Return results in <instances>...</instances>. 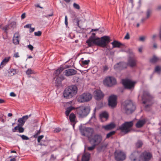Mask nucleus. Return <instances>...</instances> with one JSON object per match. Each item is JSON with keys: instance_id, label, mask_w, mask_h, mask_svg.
I'll return each mask as SVG.
<instances>
[{"instance_id": "obj_1", "label": "nucleus", "mask_w": 161, "mask_h": 161, "mask_svg": "<svg viewBox=\"0 0 161 161\" xmlns=\"http://www.w3.org/2000/svg\"><path fill=\"white\" fill-rule=\"evenodd\" d=\"M77 92V88L76 86L72 85L69 86L64 91V97L66 99L71 98L76 94Z\"/></svg>"}, {"instance_id": "obj_2", "label": "nucleus", "mask_w": 161, "mask_h": 161, "mask_svg": "<svg viewBox=\"0 0 161 161\" xmlns=\"http://www.w3.org/2000/svg\"><path fill=\"white\" fill-rule=\"evenodd\" d=\"M153 97L148 92H144L142 97V103L143 104H146V103H148L145 105L144 107L146 109L150 108L154 103V102H153Z\"/></svg>"}, {"instance_id": "obj_3", "label": "nucleus", "mask_w": 161, "mask_h": 161, "mask_svg": "<svg viewBox=\"0 0 161 161\" xmlns=\"http://www.w3.org/2000/svg\"><path fill=\"white\" fill-rule=\"evenodd\" d=\"M123 105L125 113L127 115L133 113L136 109V105L131 100L125 101Z\"/></svg>"}, {"instance_id": "obj_4", "label": "nucleus", "mask_w": 161, "mask_h": 161, "mask_svg": "<svg viewBox=\"0 0 161 161\" xmlns=\"http://www.w3.org/2000/svg\"><path fill=\"white\" fill-rule=\"evenodd\" d=\"M133 125V122L132 121H126L118 127L117 130H120L121 132H124L125 134H127L130 131V128L132 127Z\"/></svg>"}, {"instance_id": "obj_5", "label": "nucleus", "mask_w": 161, "mask_h": 161, "mask_svg": "<svg viewBox=\"0 0 161 161\" xmlns=\"http://www.w3.org/2000/svg\"><path fill=\"white\" fill-rule=\"evenodd\" d=\"M90 107L88 106H80L76 110V113L79 115V117L83 118L86 117L90 113Z\"/></svg>"}, {"instance_id": "obj_6", "label": "nucleus", "mask_w": 161, "mask_h": 161, "mask_svg": "<svg viewBox=\"0 0 161 161\" xmlns=\"http://www.w3.org/2000/svg\"><path fill=\"white\" fill-rule=\"evenodd\" d=\"M111 41L109 36H104L98 38V46L102 47H106Z\"/></svg>"}, {"instance_id": "obj_7", "label": "nucleus", "mask_w": 161, "mask_h": 161, "mask_svg": "<svg viewBox=\"0 0 161 161\" xmlns=\"http://www.w3.org/2000/svg\"><path fill=\"white\" fill-rule=\"evenodd\" d=\"M117 97L116 95L112 94L110 95L108 99V105L112 108H115L117 105Z\"/></svg>"}, {"instance_id": "obj_8", "label": "nucleus", "mask_w": 161, "mask_h": 161, "mask_svg": "<svg viewBox=\"0 0 161 161\" xmlns=\"http://www.w3.org/2000/svg\"><path fill=\"white\" fill-rule=\"evenodd\" d=\"M56 73V70L54 71L53 75L55 76L53 78L54 79L56 78L55 80V85L57 87L60 86L62 85V81L65 79L64 75L63 74H57Z\"/></svg>"}, {"instance_id": "obj_9", "label": "nucleus", "mask_w": 161, "mask_h": 161, "mask_svg": "<svg viewBox=\"0 0 161 161\" xmlns=\"http://www.w3.org/2000/svg\"><path fill=\"white\" fill-rule=\"evenodd\" d=\"M136 82L128 79H123L122 84L125 89H131L134 88Z\"/></svg>"}, {"instance_id": "obj_10", "label": "nucleus", "mask_w": 161, "mask_h": 161, "mask_svg": "<svg viewBox=\"0 0 161 161\" xmlns=\"http://www.w3.org/2000/svg\"><path fill=\"white\" fill-rule=\"evenodd\" d=\"M102 136L99 134H96L91 138H89V141L91 143L98 145L101 142L102 140Z\"/></svg>"}, {"instance_id": "obj_11", "label": "nucleus", "mask_w": 161, "mask_h": 161, "mask_svg": "<svg viewBox=\"0 0 161 161\" xmlns=\"http://www.w3.org/2000/svg\"><path fill=\"white\" fill-rule=\"evenodd\" d=\"M91 93L88 92L84 93L78 98V101L80 103H84L89 101L92 98Z\"/></svg>"}, {"instance_id": "obj_12", "label": "nucleus", "mask_w": 161, "mask_h": 161, "mask_svg": "<svg viewBox=\"0 0 161 161\" xmlns=\"http://www.w3.org/2000/svg\"><path fill=\"white\" fill-rule=\"evenodd\" d=\"M16 26V22L13 21L3 27L0 25V27L7 34L9 31H12Z\"/></svg>"}, {"instance_id": "obj_13", "label": "nucleus", "mask_w": 161, "mask_h": 161, "mask_svg": "<svg viewBox=\"0 0 161 161\" xmlns=\"http://www.w3.org/2000/svg\"><path fill=\"white\" fill-rule=\"evenodd\" d=\"M141 153L137 150H135L131 153L129 156L130 161H141Z\"/></svg>"}, {"instance_id": "obj_14", "label": "nucleus", "mask_w": 161, "mask_h": 161, "mask_svg": "<svg viewBox=\"0 0 161 161\" xmlns=\"http://www.w3.org/2000/svg\"><path fill=\"white\" fill-rule=\"evenodd\" d=\"M81 131L82 135L86 136L89 140V138H91L92 136L94 131L92 128L90 127H84L81 129Z\"/></svg>"}, {"instance_id": "obj_15", "label": "nucleus", "mask_w": 161, "mask_h": 161, "mask_svg": "<svg viewBox=\"0 0 161 161\" xmlns=\"http://www.w3.org/2000/svg\"><path fill=\"white\" fill-rule=\"evenodd\" d=\"M115 159L117 161H123L126 159L125 153L121 151L116 150L114 153Z\"/></svg>"}, {"instance_id": "obj_16", "label": "nucleus", "mask_w": 161, "mask_h": 161, "mask_svg": "<svg viewBox=\"0 0 161 161\" xmlns=\"http://www.w3.org/2000/svg\"><path fill=\"white\" fill-rule=\"evenodd\" d=\"M104 85L108 86H112L115 84L116 83V80L112 76L106 77L103 81Z\"/></svg>"}, {"instance_id": "obj_17", "label": "nucleus", "mask_w": 161, "mask_h": 161, "mask_svg": "<svg viewBox=\"0 0 161 161\" xmlns=\"http://www.w3.org/2000/svg\"><path fill=\"white\" fill-rule=\"evenodd\" d=\"M141 161H149L153 158L151 153L145 151L141 154Z\"/></svg>"}, {"instance_id": "obj_18", "label": "nucleus", "mask_w": 161, "mask_h": 161, "mask_svg": "<svg viewBox=\"0 0 161 161\" xmlns=\"http://www.w3.org/2000/svg\"><path fill=\"white\" fill-rule=\"evenodd\" d=\"M95 98L97 100H100L103 99L104 94L100 90H96L94 92Z\"/></svg>"}, {"instance_id": "obj_19", "label": "nucleus", "mask_w": 161, "mask_h": 161, "mask_svg": "<svg viewBox=\"0 0 161 161\" xmlns=\"http://www.w3.org/2000/svg\"><path fill=\"white\" fill-rule=\"evenodd\" d=\"M98 39H94L92 37H89L86 41L88 47H92V46L95 45L98 46Z\"/></svg>"}, {"instance_id": "obj_20", "label": "nucleus", "mask_w": 161, "mask_h": 161, "mask_svg": "<svg viewBox=\"0 0 161 161\" xmlns=\"http://www.w3.org/2000/svg\"><path fill=\"white\" fill-rule=\"evenodd\" d=\"M63 73H64V75L69 76L76 75L77 73V71L74 69H69L65 70Z\"/></svg>"}, {"instance_id": "obj_21", "label": "nucleus", "mask_w": 161, "mask_h": 161, "mask_svg": "<svg viewBox=\"0 0 161 161\" xmlns=\"http://www.w3.org/2000/svg\"><path fill=\"white\" fill-rule=\"evenodd\" d=\"M127 65L131 68L134 67L136 65V60L133 57H130L128 58Z\"/></svg>"}, {"instance_id": "obj_22", "label": "nucleus", "mask_w": 161, "mask_h": 161, "mask_svg": "<svg viewBox=\"0 0 161 161\" xmlns=\"http://www.w3.org/2000/svg\"><path fill=\"white\" fill-rule=\"evenodd\" d=\"M70 67V65H61L56 70V73L57 74H60L64 70V69L69 68Z\"/></svg>"}, {"instance_id": "obj_23", "label": "nucleus", "mask_w": 161, "mask_h": 161, "mask_svg": "<svg viewBox=\"0 0 161 161\" xmlns=\"http://www.w3.org/2000/svg\"><path fill=\"white\" fill-rule=\"evenodd\" d=\"M147 121V119H146L139 120L136 123V126L137 128H141L146 124Z\"/></svg>"}, {"instance_id": "obj_24", "label": "nucleus", "mask_w": 161, "mask_h": 161, "mask_svg": "<svg viewBox=\"0 0 161 161\" xmlns=\"http://www.w3.org/2000/svg\"><path fill=\"white\" fill-rule=\"evenodd\" d=\"M113 48H119L121 46H124V44L121 43V42L116 40H114L111 43Z\"/></svg>"}, {"instance_id": "obj_25", "label": "nucleus", "mask_w": 161, "mask_h": 161, "mask_svg": "<svg viewBox=\"0 0 161 161\" xmlns=\"http://www.w3.org/2000/svg\"><path fill=\"white\" fill-rule=\"evenodd\" d=\"M19 32L14 34L13 38V42L15 44L17 45L19 44Z\"/></svg>"}, {"instance_id": "obj_26", "label": "nucleus", "mask_w": 161, "mask_h": 161, "mask_svg": "<svg viewBox=\"0 0 161 161\" xmlns=\"http://www.w3.org/2000/svg\"><path fill=\"white\" fill-rule=\"evenodd\" d=\"M116 125L113 122H111L109 124L103 126V127L106 130L112 129L115 127Z\"/></svg>"}, {"instance_id": "obj_27", "label": "nucleus", "mask_w": 161, "mask_h": 161, "mask_svg": "<svg viewBox=\"0 0 161 161\" xmlns=\"http://www.w3.org/2000/svg\"><path fill=\"white\" fill-rule=\"evenodd\" d=\"M76 116L73 113H71L69 115V119L71 123H74L75 124L77 122L76 121Z\"/></svg>"}, {"instance_id": "obj_28", "label": "nucleus", "mask_w": 161, "mask_h": 161, "mask_svg": "<svg viewBox=\"0 0 161 161\" xmlns=\"http://www.w3.org/2000/svg\"><path fill=\"white\" fill-rule=\"evenodd\" d=\"M90 157V154L89 153H85L82 156L81 161H89Z\"/></svg>"}, {"instance_id": "obj_29", "label": "nucleus", "mask_w": 161, "mask_h": 161, "mask_svg": "<svg viewBox=\"0 0 161 161\" xmlns=\"http://www.w3.org/2000/svg\"><path fill=\"white\" fill-rule=\"evenodd\" d=\"M10 59V57L6 58H4L2 62L1 63L0 68H2L4 65H5L9 61Z\"/></svg>"}, {"instance_id": "obj_30", "label": "nucleus", "mask_w": 161, "mask_h": 161, "mask_svg": "<svg viewBox=\"0 0 161 161\" xmlns=\"http://www.w3.org/2000/svg\"><path fill=\"white\" fill-rule=\"evenodd\" d=\"M18 122L19 123L18 124V125L15 127L12 130L13 132H20V118L19 119Z\"/></svg>"}, {"instance_id": "obj_31", "label": "nucleus", "mask_w": 161, "mask_h": 161, "mask_svg": "<svg viewBox=\"0 0 161 161\" xmlns=\"http://www.w3.org/2000/svg\"><path fill=\"white\" fill-rule=\"evenodd\" d=\"M75 109V108L72 106H70L68 107L66 109L65 112V114L66 116H68L70 114V112L73 110Z\"/></svg>"}, {"instance_id": "obj_32", "label": "nucleus", "mask_w": 161, "mask_h": 161, "mask_svg": "<svg viewBox=\"0 0 161 161\" xmlns=\"http://www.w3.org/2000/svg\"><path fill=\"white\" fill-rule=\"evenodd\" d=\"M143 143L142 141L140 140H138L135 143V147L137 149H138L142 147Z\"/></svg>"}, {"instance_id": "obj_33", "label": "nucleus", "mask_w": 161, "mask_h": 161, "mask_svg": "<svg viewBox=\"0 0 161 161\" xmlns=\"http://www.w3.org/2000/svg\"><path fill=\"white\" fill-rule=\"evenodd\" d=\"M159 60V58L156 56L154 55L152 58H150L149 60L150 62L153 64H155Z\"/></svg>"}, {"instance_id": "obj_34", "label": "nucleus", "mask_w": 161, "mask_h": 161, "mask_svg": "<svg viewBox=\"0 0 161 161\" xmlns=\"http://www.w3.org/2000/svg\"><path fill=\"white\" fill-rule=\"evenodd\" d=\"M28 119V115L24 116L22 118H21V126H23L24 125L25 122Z\"/></svg>"}, {"instance_id": "obj_35", "label": "nucleus", "mask_w": 161, "mask_h": 161, "mask_svg": "<svg viewBox=\"0 0 161 161\" xmlns=\"http://www.w3.org/2000/svg\"><path fill=\"white\" fill-rule=\"evenodd\" d=\"M100 117L101 119L104 118L107 119L108 118V114L106 112H103L100 114Z\"/></svg>"}, {"instance_id": "obj_36", "label": "nucleus", "mask_w": 161, "mask_h": 161, "mask_svg": "<svg viewBox=\"0 0 161 161\" xmlns=\"http://www.w3.org/2000/svg\"><path fill=\"white\" fill-rule=\"evenodd\" d=\"M116 133L115 131H112L108 133L106 135V138H109L111 136L114 135Z\"/></svg>"}, {"instance_id": "obj_37", "label": "nucleus", "mask_w": 161, "mask_h": 161, "mask_svg": "<svg viewBox=\"0 0 161 161\" xmlns=\"http://www.w3.org/2000/svg\"><path fill=\"white\" fill-rule=\"evenodd\" d=\"M93 145L92 146L89 147H88L87 150L89 151H92L93 150L96 146V144L93 143Z\"/></svg>"}, {"instance_id": "obj_38", "label": "nucleus", "mask_w": 161, "mask_h": 161, "mask_svg": "<svg viewBox=\"0 0 161 161\" xmlns=\"http://www.w3.org/2000/svg\"><path fill=\"white\" fill-rule=\"evenodd\" d=\"M151 12V10L150 9H148L146 12V18L148 19L150 16V14Z\"/></svg>"}, {"instance_id": "obj_39", "label": "nucleus", "mask_w": 161, "mask_h": 161, "mask_svg": "<svg viewBox=\"0 0 161 161\" xmlns=\"http://www.w3.org/2000/svg\"><path fill=\"white\" fill-rule=\"evenodd\" d=\"M161 71V68L160 67L158 66H157L156 67L155 69V72L159 73H160Z\"/></svg>"}, {"instance_id": "obj_40", "label": "nucleus", "mask_w": 161, "mask_h": 161, "mask_svg": "<svg viewBox=\"0 0 161 161\" xmlns=\"http://www.w3.org/2000/svg\"><path fill=\"white\" fill-rule=\"evenodd\" d=\"M107 148V145H103L101 146L100 147V149L101 151H104Z\"/></svg>"}, {"instance_id": "obj_41", "label": "nucleus", "mask_w": 161, "mask_h": 161, "mask_svg": "<svg viewBox=\"0 0 161 161\" xmlns=\"http://www.w3.org/2000/svg\"><path fill=\"white\" fill-rule=\"evenodd\" d=\"M42 32L40 31H38L37 32H34V35L35 36H41Z\"/></svg>"}, {"instance_id": "obj_42", "label": "nucleus", "mask_w": 161, "mask_h": 161, "mask_svg": "<svg viewBox=\"0 0 161 161\" xmlns=\"http://www.w3.org/2000/svg\"><path fill=\"white\" fill-rule=\"evenodd\" d=\"M90 62V60H85L84 61H82V64L83 65H87Z\"/></svg>"}, {"instance_id": "obj_43", "label": "nucleus", "mask_w": 161, "mask_h": 161, "mask_svg": "<svg viewBox=\"0 0 161 161\" xmlns=\"http://www.w3.org/2000/svg\"><path fill=\"white\" fill-rule=\"evenodd\" d=\"M73 6L75 8L77 9H79L80 8V6L78 4H77L75 3H74Z\"/></svg>"}, {"instance_id": "obj_44", "label": "nucleus", "mask_w": 161, "mask_h": 161, "mask_svg": "<svg viewBox=\"0 0 161 161\" xmlns=\"http://www.w3.org/2000/svg\"><path fill=\"white\" fill-rule=\"evenodd\" d=\"M21 137L23 140H28L29 139L28 137L24 135H21Z\"/></svg>"}, {"instance_id": "obj_45", "label": "nucleus", "mask_w": 161, "mask_h": 161, "mask_svg": "<svg viewBox=\"0 0 161 161\" xmlns=\"http://www.w3.org/2000/svg\"><path fill=\"white\" fill-rule=\"evenodd\" d=\"M44 137L43 135H41L38 136L37 137V142L38 143H40V142L41 140Z\"/></svg>"}, {"instance_id": "obj_46", "label": "nucleus", "mask_w": 161, "mask_h": 161, "mask_svg": "<svg viewBox=\"0 0 161 161\" xmlns=\"http://www.w3.org/2000/svg\"><path fill=\"white\" fill-rule=\"evenodd\" d=\"M96 34L95 33H92L91 36L90 37H92L94 39H97L99 38V37H96Z\"/></svg>"}, {"instance_id": "obj_47", "label": "nucleus", "mask_w": 161, "mask_h": 161, "mask_svg": "<svg viewBox=\"0 0 161 161\" xmlns=\"http://www.w3.org/2000/svg\"><path fill=\"white\" fill-rule=\"evenodd\" d=\"M32 71L31 70V69H28L27 71H26V74L28 75H30L31 74H32V73H33L32 72Z\"/></svg>"}, {"instance_id": "obj_48", "label": "nucleus", "mask_w": 161, "mask_h": 161, "mask_svg": "<svg viewBox=\"0 0 161 161\" xmlns=\"http://www.w3.org/2000/svg\"><path fill=\"white\" fill-rule=\"evenodd\" d=\"M61 130V128H59V127L56 128L55 129L54 131V132L58 133V132H59Z\"/></svg>"}, {"instance_id": "obj_49", "label": "nucleus", "mask_w": 161, "mask_h": 161, "mask_svg": "<svg viewBox=\"0 0 161 161\" xmlns=\"http://www.w3.org/2000/svg\"><path fill=\"white\" fill-rule=\"evenodd\" d=\"M27 47L31 50L32 51L34 49V47L31 44H29L27 46Z\"/></svg>"}, {"instance_id": "obj_50", "label": "nucleus", "mask_w": 161, "mask_h": 161, "mask_svg": "<svg viewBox=\"0 0 161 161\" xmlns=\"http://www.w3.org/2000/svg\"><path fill=\"white\" fill-rule=\"evenodd\" d=\"M64 23L66 26H67L68 25V18L67 16H65V17Z\"/></svg>"}, {"instance_id": "obj_51", "label": "nucleus", "mask_w": 161, "mask_h": 161, "mask_svg": "<svg viewBox=\"0 0 161 161\" xmlns=\"http://www.w3.org/2000/svg\"><path fill=\"white\" fill-rule=\"evenodd\" d=\"M96 108H95L94 110L93 113L92 114V115L91 118L90 120L93 117L95 118V113H96Z\"/></svg>"}, {"instance_id": "obj_52", "label": "nucleus", "mask_w": 161, "mask_h": 161, "mask_svg": "<svg viewBox=\"0 0 161 161\" xmlns=\"http://www.w3.org/2000/svg\"><path fill=\"white\" fill-rule=\"evenodd\" d=\"M124 38L126 39H129L130 38V35L129 33L128 32L126 33L125 36Z\"/></svg>"}, {"instance_id": "obj_53", "label": "nucleus", "mask_w": 161, "mask_h": 161, "mask_svg": "<svg viewBox=\"0 0 161 161\" xmlns=\"http://www.w3.org/2000/svg\"><path fill=\"white\" fill-rule=\"evenodd\" d=\"M108 68L107 66L105 65L103 67V71H105L108 70Z\"/></svg>"}, {"instance_id": "obj_54", "label": "nucleus", "mask_w": 161, "mask_h": 161, "mask_svg": "<svg viewBox=\"0 0 161 161\" xmlns=\"http://www.w3.org/2000/svg\"><path fill=\"white\" fill-rule=\"evenodd\" d=\"M145 37L144 36H141L139 37V40L141 41H144L145 39Z\"/></svg>"}, {"instance_id": "obj_55", "label": "nucleus", "mask_w": 161, "mask_h": 161, "mask_svg": "<svg viewBox=\"0 0 161 161\" xmlns=\"http://www.w3.org/2000/svg\"><path fill=\"white\" fill-rule=\"evenodd\" d=\"M26 17V13H23L21 16V18L22 19H25Z\"/></svg>"}, {"instance_id": "obj_56", "label": "nucleus", "mask_w": 161, "mask_h": 161, "mask_svg": "<svg viewBox=\"0 0 161 161\" xmlns=\"http://www.w3.org/2000/svg\"><path fill=\"white\" fill-rule=\"evenodd\" d=\"M14 57L16 58H18L19 57V53H14Z\"/></svg>"}, {"instance_id": "obj_57", "label": "nucleus", "mask_w": 161, "mask_h": 161, "mask_svg": "<svg viewBox=\"0 0 161 161\" xmlns=\"http://www.w3.org/2000/svg\"><path fill=\"white\" fill-rule=\"evenodd\" d=\"M35 30V28L32 27H30V30H29V32L30 33H31L33 32Z\"/></svg>"}, {"instance_id": "obj_58", "label": "nucleus", "mask_w": 161, "mask_h": 161, "mask_svg": "<svg viewBox=\"0 0 161 161\" xmlns=\"http://www.w3.org/2000/svg\"><path fill=\"white\" fill-rule=\"evenodd\" d=\"M31 24H28L24 26L25 28H30L31 27Z\"/></svg>"}, {"instance_id": "obj_59", "label": "nucleus", "mask_w": 161, "mask_h": 161, "mask_svg": "<svg viewBox=\"0 0 161 161\" xmlns=\"http://www.w3.org/2000/svg\"><path fill=\"white\" fill-rule=\"evenodd\" d=\"M147 19L146 18H142L141 20V22L143 23L144 22L146 21Z\"/></svg>"}, {"instance_id": "obj_60", "label": "nucleus", "mask_w": 161, "mask_h": 161, "mask_svg": "<svg viewBox=\"0 0 161 161\" xmlns=\"http://www.w3.org/2000/svg\"><path fill=\"white\" fill-rule=\"evenodd\" d=\"M50 158L51 159H53V160H55L56 159V157H55L53 154H52Z\"/></svg>"}, {"instance_id": "obj_61", "label": "nucleus", "mask_w": 161, "mask_h": 161, "mask_svg": "<svg viewBox=\"0 0 161 161\" xmlns=\"http://www.w3.org/2000/svg\"><path fill=\"white\" fill-rule=\"evenodd\" d=\"M4 116V115H3L2 117V118H1V121L3 123L4 122L6 121V119H5L3 118V117Z\"/></svg>"}, {"instance_id": "obj_62", "label": "nucleus", "mask_w": 161, "mask_h": 161, "mask_svg": "<svg viewBox=\"0 0 161 161\" xmlns=\"http://www.w3.org/2000/svg\"><path fill=\"white\" fill-rule=\"evenodd\" d=\"M10 96L12 97H15L16 96L15 94L13 92H11L10 93Z\"/></svg>"}, {"instance_id": "obj_63", "label": "nucleus", "mask_w": 161, "mask_h": 161, "mask_svg": "<svg viewBox=\"0 0 161 161\" xmlns=\"http://www.w3.org/2000/svg\"><path fill=\"white\" fill-rule=\"evenodd\" d=\"M53 15V13H52V14H47V15H46L45 16V17H46V18H48L50 16H52Z\"/></svg>"}, {"instance_id": "obj_64", "label": "nucleus", "mask_w": 161, "mask_h": 161, "mask_svg": "<svg viewBox=\"0 0 161 161\" xmlns=\"http://www.w3.org/2000/svg\"><path fill=\"white\" fill-rule=\"evenodd\" d=\"M98 31L99 32V33H102L104 31V29L103 28H102L101 30L99 29Z\"/></svg>"}]
</instances>
